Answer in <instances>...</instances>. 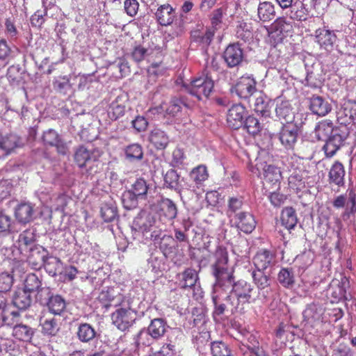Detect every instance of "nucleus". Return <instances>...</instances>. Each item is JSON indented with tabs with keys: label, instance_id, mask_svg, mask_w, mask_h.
Returning a JSON list of instances; mask_svg holds the SVG:
<instances>
[{
	"label": "nucleus",
	"instance_id": "nucleus-8",
	"mask_svg": "<svg viewBox=\"0 0 356 356\" xmlns=\"http://www.w3.org/2000/svg\"><path fill=\"white\" fill-rule=\"evenodd\" d=\"M113 323L124 331L131 326L136 319V312L131 308H120L111 314Z\"/></svg>",
	"mask_w": 356,
	"mask_h": 356
},
{
	"label": "nucleus",
	"instance_id": "nucleus-59",
	"mask_svg": "<svg viewBox=\"0 0 356 356\" xmlns=\"http://www.w3.org/2000/svg\"><path fill=\"white\" fill-rule=\"evenodd\" d=\"M13 284V277L8 273H0V292L10 291Z\"/></svg>",
	"mask_w": 356,
	"mask_h": 356
},
{
	"label": "nucleus",
	"instance_id": "nucleus-10",
	"mask_svg": "<svg viewBox=\"0 0 356 356\" xmlns=\"http://www.w3.org/2000/svg\"><path fill=\"white\" fill-rule=\"evenodd\" d=\"M252 261L256 268L255 270L264 271L276 264L275 252L266 248H261L256 252Z\"/></svg>",
	"mask_w": 356,
	"mask_h": 356
},
{
	"label": "nucleus",
	"instance_id": "nucleus-3",
	"mask_svg": "<svg viewBox=\"0 0 356 356\" xmlns=\"http://www.w3.org/2000/svg\"><path fill=\"white\" fill-rule=\"evenodd\" d=\"M155 223L156 218L151 213L140 214L136 218L134 222V229L143 237L145 236V239L149 238L151 241H156L161 238V242L160 243V248L163 250H166L167 243L164 242L166 241L170 243L173 241V238L172 236L166 234L163 235V237L161 238V229H155L152 231V228Z\"/></svg>",
	"mask_w": 356,
	"mask_h": 356
},
{
	"label": "nucleus",
	"instance_id": "nucleus-62",
	"mask_svg": "<svg viewBox=\"0 0 356 356\" xmlns=\"http://www.w3.org/2000/svg\"><path fill=\"white\" fill-rule=\"evenodd\" d=\"M166 67L162 62L152 63L147 69L149 76H159L164 74L166 72Z\"/></svg>",
	"mask_w": 356,
	"mask_h": 356
},
{
	"label": "nucleus",
	"instance_id": "nucleus-40",
	"mask_svg": "<svg viewBox=\"0 0 356 356\" xmlns=\"http://www.w3.org/2000/svg\"><path fill=\"white\" fill-rule=\"evenodd\" d=\"M47 305L49 312L56 315H60L66 308L65 300L59 295L51 296Z\"/></svg>",
	"mask_w": 356,
	"mask_h": 356
},
{
	"label": "nucleus",
	"instance_id": "nucleus-22",
	"mask_svg": "<svg viewBox=\"0 0 356 356\" xmlns=\"http://www.w3.org/2000/svg\"><path fill=\"white\" fill-rule=\"evenodd\" d=\"M309 108L314 114L325 116L332 110V106L324 98L313 95L309 99Z\"/></svg>",
	"mask_w": 356,
	"mask_h": 356
},
{
	"label": "nucleus",
	"instance_id": "nucleus-2",
	"mask_svg": "<svg viewBox=\"0 0 356 356\" xmlns=\"http://www.w3.org/2000/svg\"><path fill=\"white\" fill-rule=\"evenodd\" d=\"M21 260L26 259L32 268L39 270L44 267L49 274L56 275L62 262L60 258L48 255L47 250L41 245H33L20 253Z\"/></svg>",
	"mask_w": 356,
	"mask_h": 356
},
{
	"label": "nucleus",
	"instance_id": "nucleus-38",
	"mask_svg": "<svg viewBox=\"0 0 356 356\" xmlns=\"http://www.w3.org/2000/svg\"><path fill=\"white\" fill-rule=\"evenodd\" d=\"M166 323L161 318H154L148 326V334L154 339L163 337L166 331Z\"/></svg>",
	"mask_w": 356,
	"mask_h": 356
},
{
	"label": "nucleus",
	"instance_id": "nucleus-46",
	"mask_svg": "<svg viewBox=\"0 0 356 356\" xmlns=\"http://www.w3.org/2000/svg\"><path fill=\"white\" fill-rule=\"evenodd\" d=\"M275 112L277 117L287 122L293 118V113L289 101H282L280 104H277Z\"/></svg>",
	"mask_w": 356,
	"mask_h": 356
},
{
	"label": "nucleus",
	"instance_id": "nucleus-61",
	"mask_svg": "<svg viewBox=\"0 0 356 356\" xmlns=\"http://www.w3.org/2000/svg\"><path fill=\"white\" fill-rule=\"evenodd\" d=\"M253 344H248V350L243 353L244 356H266L264 349L259 346V341L253 339Z\"/></svg>",
	"mask_w": 356,
	"mask_h": 356
},
{
	"label": "nucleus",
	"instance_id": "nucleus-35",
	"mask_svg": "<svg viewBox=\"0 0 356 356\" xmlns=\"http://www.w3.org/2000/svg\"><path fill=\"white\" fill-rule=\"evenodd\" d=\"M35 235L31 229H26L19 234L17 239L18 250L20 253L26 251L33 245Z\"/></svg>",
	"mask_w": 356,
	"mask_h": 356
},
{
	"label": "nucleus",
	"instance_id": "nucleus-9",
	"mask_svg": "<svg viewBox=\"0 0 356 356\" xmlns=\"http://www.w3.org/2000/svg\"><path fill=\"white\" fill-rule=\"evenodd\" d=\"M99 157V150L96 149H89L83 145L79 146L76 149L74 155V161L80 168L97 162Z\"/></svg>",
	"mask_w": 356,
	"mask_h": 356
},
{
	"label": "nucleus",
	"instance_id": "nucleus-37",
	"mask_svg": "<svg viewBox=\"0 0 356 356\" xmlns=\"http://www.w3.org/2000/svg\"><path fill=\"white\" fill-rule=\"evenodd\" d=\"M76 335L79 341L88 343L96 337V331L89 323H81L78 327Z\"/></svg>",
	"mask_w": 356,
	"mask_h": 356
},
{
	"label": "nucleus",
	"instance_id": "nucleus-16",
	"mask_svg": "<svg viewBox=\"0 0 356 356\" xmlns=\"http://www.w3.org/2000/svg\"><path fill=\"white\" fill-rule=\"evenodd\" d=\"M315 37L316 42L321 49L328 52L333 50L337 40V35L334 31L325 29H318L315 31Z\"/></svg>",
	"mask_w": 356,
	"mask_h": 356
},
{
	"label": "nucleus",
	"instance_id": "nucleus-33",
	"mask_svg": "<svg viewBox=\"0 0 356 356\" xmlns=\"http://www.w3.org/2000/svg\"><path fill=\"white\" fill-rule=\"evenodd\" d=\"M149 142L157 149H165L169 142L168 136L159 129L152 130L149 137Z\"/></svg>",
	"mask_w": 356,
	"mask_h": 356
},
{
	"label": "nucleus",
	"instance_id": "nucleus-20",
	"mask_svg": "<svg viewBox=\"0 0 356 356\" xmlns=\"http://www.w3.org/2000/svg\"><path fill=\"white\" fill-rule=\"evenodd\" d=\"M154 15L156 22L165 26L172 24L176 17L175 10L169 3L159 6Z\"/></svg>",
	"mask_w": 356,
	"mask_h": 356
},
{
	"label": "nucleus",
	"instance_id": "nucleus-32",
	"mask_svg": "<svg viewBox=\"0 0 356 356\" xmlns=\"http://www.w3.org/2000/svg\"><path fill=\"white\" fill-rule=\"evenodd\" d=\"M275 10L274 5L269 1L259 3L257 8V16L259 19L264 22H269L275 16Z\"/></svg>",
	"mask_w": 356,
	"mask_h": 356
},
{
	"label": "nucleus",
	"instance_id": "nucleus-31",
	"mask_svg": "<svg viewBox=\"0 0 356 356\" xmlns=\"http://www.w3.org/2000/svg\"><path fill=\"white\" fill-rule=\"evenodd\" d=\"M296 172L309 188L314 187L317 183V172L316 168L314 165L308 164L304 165L302 169Z\"/></svg>",
	"mask_w": 356,
	"mask_h": 356
},
{
	"label": "nucleus",
	"instance_id": "nucleus-64",
	"mask_svg": "<svg viewBox=\"0 0 356 356\" xmlns=\"http://www.w3.org/2000/svg\"><path fill=\"white\" fill-rule=\"evenodd\" d=\"M43 141L49 145L54 146L58 144V141L60 140L58 134L54 129H49L44 131L42 136Z\"/></svg>",
	"mask_w": 356,
	"mask_h": 356
},
{
	"label": "nucleus",
	"instance_id": "nucleus-4",
	"mask_svg": "<svg viewBox=\"0 0 356 356\" xmlns=\"http://www.w3.org/2000/svg\"><path fill=\"white\" fill-rule=\"evenodd\" d=\"M255 162L254 166L250 168V171L258 177L261 175L262 171L264 188L266 191L270 188L279 189L282 178L280 170L274 165L267 164L260 159H257Z\"/></svg>",
	"mask_w": 356,
	"mask_h": 356
},
{
	"label": "nucleus",
	"instance_id": "nucleus-48",
	"mask_svg": "<svg viewBox=\"0 0 356 356\" xmlns=\"http://www.w3.org/2000/svg\"><path fill=\"white\" fill-rule=\"evenodd\" d=\"M190 177L196 184H201L209 177L207 167L204 165L197 166L192 170Z\"/></svg>",
	"mask_w": 356,
	"mask_h": 356
},
{
	"label": "nucleus",
	"instance_id": "nucleus-26",
	"mask_svg": "<svg viewBox=\"0 0 356 356\" xmlns=\"http://www.w3.org/2000/svg\"><path fill=\"white\" fill-rule=\"evenodd\" d=\"M32 302L31 293L24 289H18L15 291L13 297V303L15 307L20 310L29 308Z\"/></svg>",
	"mask_w": 356,
	"mask_h": 356
},
{
	"label": "nucleus",
	"instance_id": "nucleus-30",
	"mask_svg": "<svg viewBox=\"0 0 356 356\" xmlns=\"http://www.w3.org/2000/svg\"><path fill=\"white\" fill-rule=\"evenodd\" d=\"M159 213L168 220H174L177 216V207L170 199H162L159 203Z\"/></svg>",
	"mask_w": 356,
	"mask_h": 356
},
{
	"label": "nucleus",
	"instance_id": "nucleus-45",
	"mask_svg": "<svg viewBox=\"0 0 356 356\" xmlns=\"http://www.w3.org/2000/svg\"><path fill=\"white\" fill-rule=\"evenodd\" d=\"M124 153L126 158L131 161H140L143 158V149L138 143H133L127 146Z\"/></svg>",
	"mask_w": 356,
	"mask_h": 356
},
{
	"label": "nucleus",
	"instance_id": "nucleus-25",
	"mask_svg": "<svg viewBox=\"0 0 356 356\" xmlns=\"http://www.w3.org/2000/svg\"><path fill=\"white\" fill-rule=\"evenodd\" d=\"M33 213L34 209L32 204L23 202L18 204L15 208V217L19 222L26 224L33 220Z\"/></svg>",
	"mask_w": 356,
	"mask_h": 356
},
{
	"label": "nucleus",
	"instance_id": "nucleus-39",
	"mask_svg": "<svg viewBox=\"0 0 356 356\" xmlns=\"http://www.w3.org/2000/svg\"><path fill=\"white\" fill-rule=\"evenodd\" d=\"M289 187L296 194L309 191L310 188L295 171L289 177Z\"/></svg>",
	"mask_w": 356,
	"mask_h": 356
},
{
	"label": "nucleus",
	"instance_id": "nucleus-14",
	"mask_svg": "<svg viewBox=\"0 0 356 356\" xmlns=\"http://www.w3.org/2000/svg\"><path fill=\"white\" fill-rule=\"evenodd\" d=\"M255 79L250 76H241L234 86L236 95L241 99L250 97L256 92Z\"/></svg>",
	"mask_w": 356,
	"mask_h": 356
},
{
	"label": "nucleus",
	"instance_id": "nucleus-24",
	"mask_svg": "<svg viewBox=\"0 0 356 356\" xmlns=\"http://www.w3.org/2000/svg\"><path fill=\"white\" fill-rule=\"evenodd\" d=\"M148 186L145 180L143 178H139L132 185L131 191H128L123 195V201L124 202L127 198L131 200L133 202L136 201L138 197H144L147 193Z\"/></svg>",
	"mask_w": 356,
	"mask_h": 356
},
{
	"label": "nucleus",
	"instance_id": "nucleus-55",
	"mask_svg": "<svg viewBox=\"0 0 356 356\" xmlns=\"http://www.w3.org/2000/svg\"><path fill=\"white\" fill-rule=\"evenodd\" d=\"M244 128L247 131L252 135H255L261 130L260 123L256 118L253 116H248L243 122Z\"/></svg>",
	"mask_w": 356,
	"mask_h": 356
},
{
	"label": "nucleus",
	"instance_id": "nucleus-27",
	"mask_svg": "<svg viewBox=\"0 0 356 356\" xmlns=\"http://www.w3.org/2000/svg\"><path fill=\"white\" fill-rule=\"evenodd\" d=\"M334 129L332 120H323L320 121L316 126L315 134L318 140H327L332 136Z\"/></svg>",
	"mask_w": 356,
	"mask_h": 356
},
{
	"label": "nucleus",
	"instance_id": "nucleus-28",
	"mask_svg": "<svg viewBox=\"0 0 356 356\" xmlns=\"http://www.w3.org/2000/svg\"><path fill=\"white\" fill-rule=\"evenodd\" d=\"M251 106L254 111L261 115H268L270 113L269 99L259 92L257 96L254 97L252 99Z\"/></svg>",
	"mask_w": 356,
	"mask_h": 356
},
{
	"label": "nucleus",
	"instance_id": "nucleus-49",
	"mask_svg": "<svg viewBox=\"0 0 356 356\" xmlns=\"http://www.w3.org/2000/svg\"><path fill=\"white\" fill-rule=\"evenodd\" d=\"M277 280L284 287L291 286L295 282L294 275L292 270L283 268L277 275Z\"/></svg>",
	"mask_w": 356,
	"mask_h": 356
},
{
	"label": "nucleus",
	"instance_id": "nucleus-12",
	"mask_svg": "<svg viewBox=\"0 0 356 356\" xmlns=\"http://www.w3.org/2000/svg\"><path fill=\"white\" fill-rule=\"evenodd\" d=\"M22 145L21 138L16 134L3 135L0 133V156L7 157Z\"/></svg>",
	"mask_w": 356,
	"mask_h": 356
},
{
	"label": "nucleus",
	"instance_id": "nucleus-36",
	"mask_svg": "<svg viewBox=\"0 0 356 356\" xmlns=\"http://www.w3.org/2000/svg\"><path fill=\"white\" fill-rule=\"evenodd\" d=\"M34 334L33 328L20 323L15 325L13 328V335L17 339L23 341H29Z\"/></svg>",
	"mask_w": 356,
	"mask_h": 356
},
{
	"label": "nucleus",
	"instance_id": "nucleus-47",
	"mask_svg": "<svg viewBox=\"0 0 356 356\" xmlns=\"http://www.w3.org/2000/svg\"><path fill=\"white\" fill-rule=\"evenodd\" d=\"M42 281L35 273L28 274L24 280V289L30 293L39 291L41 289Z\"/></svg>",
	"mask_w": 356,
	"mask_h": 356
},
{
	"label": "nucleus",
	"instance_id": "nucleus-5",
	"mask_svg": "<svg viewBox=\"0 0 356 356\" xmlns=\"http://www.w3.org/2000/svg\"><path fill=\"white\" fill-rule=\"evenodd\" d=\"M293 31V22L287 20L285 17H278L268 29L269 42L275 47L283 41L284 38L292 33Z\"/></svg>",
	"mask_w": 356,
	"mask_h": 356
},
{
	"label": "nucleus",
	"instance_id": "nucleus-18",
	"mask_svg": "<svg viewBox=\"0 0 356 356\" xmlns=\"http://www.w3.org/2000/svg\"><path fill=\"white\" fill-rule=\"evenodd\" d=\"M98 300L104 307L108 308L121 304L123 300V296L113 288H108L106 290L101 291Z\"/></svg>",
	"mask_w": 356,
	"mask_h": 356
},
{
	"label": "nucleus",
	"instance_id": "nucleus-51",
	"mask_svg": "<svg viewBox=\"0 0 356 356\" xmlns=\"http://www.w3.org/2000/svg\"><path fill=\"white\" fill-rule=\"evenodd\" d=\"M212 356H231V350L222 341H213L211 343Z\"/></svg>",
	"mask_w": 356,
	"mask_h": 356
},
{
	"label": "nucleus",
	"instance_id": "nucleus-53",
	"mask_svg": "<svg viewBox=\"0 0 356 356\" xmlns=\"http://www.w3.org/2000/svg\"><path fill=\"white\" fill-rule=\"evenodd\" d=\"M12 232V219L10 216L0 212V237H6Z\"/></svg>",
	"mask_w": 356,
	"mask_h": 356
},
{
	"label": "nucleus",
	"instance_id": "nucleus-58",
	"mask_svg": "<svg viewBox=\"0 0 356 356\" xmlns=\"http://www.w3.org/2000/svg\"><path fill=\"white\" fill-rule=\"evenodd\" d=\"M139 6L138 0H125L124 1V12L128 16L134 17L138 13Z\"/></svg>",
	"mask_w": 356,
	"mask_h": 356
},
{
	"label": "nucleus",
	"instance_id": "nucleus-34",
	"mask_svg": "<svg viewBox=\"0 0 356 356\" xmlns=\"http://www.w3.org/2000/svg\"><path fill=\"white\" fill-rule=\"evenodd\" d=\"M281 222L287 229H293L298 222L296 210L291 207L284 208L281 213Z\"/></svg>",
	"mask_w": 356,
	"mask_h": 356
},
{
	"label": "nucleus",
	"instance_id": "nucleus-7",
	"mask_svg": "<svg viewBox=\"0 0 356 356\" xmlns=\"http://www.w3.org/2000/svg\"><path fill=\"white\" fill-rule=\"evenodd\" d=\"M212 273L216 279V288L213 295L217 290L224 291L222 287L226 284H232L234 282V270L227 264L212 266Z\"/></svg>",
	"mask_w": 356,
	"mask_h": 356
},
{
	"label": "nucleus",
	"instance_id": "nucleus-17",
	"mask_svg": "<svg viewBox=\"0 0 356 356\" xmlns=\"http://www.w3.org/2000/svg\"><path fill=\"white\" fill-rule=\"evenodd\" d=\"M245 108L240 104L233 105L229 110L227 122L231 128L237 129L243 124Z\"/></svg>",
	"mask_w": 356,
	"mask_h": 356
},
{
	"label": "nucleus",
	"instance_id": "nucleus-19",
	"mask_svg": "<svg viewBox=\"0 0 356 356\" xmlns=\"http://www.w3.org/2000/svg\"><path fill=\"white\" fill-rule=\"evenodd\" d=\"M236 227L245 234L251 233L256 227V220L249 212H240L235 216Z\"/></svg>",
	"mask_w": 356,
	"mask_h": 356
},
{
	"label": "nucleus",
	"instance_id": "nucleus-11",
	"mask_svg": "<svg viewBox=\"0 0 356 356\" xmlns=\"http://www.w3.org/2000/svg\"><path fill=\"white\" fill-rule=\"evenodd\" d=\"M298 136V127L292 122H287L283 124L280 134L279 138L281 143L286 149H291L294 147Z\"/></svg>",
	"mask_w": 356,
	"mask_h": 356
},
{
	"label": "nucleus",
	"instance_id": "nucleus-15",
	"mask_svg": "<svg viewBox=\"0 0 356 356\" xmlns=\"http://www.w3.org/2000/svg\"><path fill=\"white\" fill-rule=\"evenodd\" d=\"M243 57V51L238 43L229 44L223 53V58L229 67L239 65Z\"/></svg>",
	"mask_w": 356,
	"mask_h": 356
},
{
	"label": "nucleus",
	"instance_id": "nucleus-6",
	"mask_svg": "<svg viewBox=\"0 0 356 356\" xmlns=\"http://www.w3.org/2000/svg\"><path fill=\"white\" fill-rule=\"evenodd\" d=\"M213 81L208 75L200 76L191 81L187 87L188 92L197 99L207 98L213 88Z\"/></svg>",
	"mask_w": 356,
	"mask_h": 356
},
{
	"label": "nucleus",
	"instance_id": "nucleus-60",
	"mask_svg": "<svg viewBox=\"0 0 356 356\" xmlns=\"http://www.w3.org/2000/svg\"><path fill=\"white\" fill-rule=\"evenodd\" d=\"M236 37L245 42L252 38V31L248 29L246 23H241L236 27Z\"/></svg>",
	"mask_w": 356,
	"mask_h": 356
},
{
	"label": "nucleus",
	"instance_id": "nucleus-54",
	"mask_svg": "<svg viewBox=\"0 0 356 356\" xmlns=\"http://www.w3.org/2000/svg\"><path fill=\"white\" fill-rule=\"evenodd\" d=\"M321 309L316 304L312 303L309 305L303 312V316L307 321L319 320L321 315Z\"/></svg>",
	"mask_w": 356,
	"mask_h": 356
},
{
	"label": "nucleus",
	"instance_id": "nucleus-23",
	"mask_svg": "<svg viewBox=\"0 0 356 356\" xmlns=\"http://www.w3.org/2000/svg\"><path fill=\"white\" fill-rule=\"evenodd\" d=\"M345 168L343 165L336 161L328 172V181L330 185H335L339 187L342 186L345 184Z\"/></svg>",
	"mask_w": 356,
	"mask_h": 356
},
{
	"label": "nucleus",
	"instance_id": "nucleus-63",
	"mask_svg": "<svg viewBox=\"0 0 356 356\" xmlns=\"http://www.w3.org/2000/svg\"><path fill=\"white\" fill-rule=\"evenodd\" d=\"M325 141V144L324 145L323 149L324 150L327 157H332L341 146L330 138Z\"/></svg>",
	"mask_w": 356,
	"mask_h": 356
},
{
	"label": "nucleus",
	"instance_id": "nucleus-29",
	"mask_svg": "<svg viewBox=\"0 0 356 356\" xmlns=\"http://www.w3.org/2000/svg\"><path fill=\"white\" fill-rule=\"evenodd\" d=\"M125 108L126 106L122 98L118 96L111 103L108 108V116L112 121L117 120L124 115Z\"/></svg>",
	"mask_w": 356,
	"mask_h": 356
},
{
	"label": "nucleus",
	"instance_id": "nucleus-21",
	"mask_svg": "<svg viewBox=\"0 0 356 356\" xmlns=\"http://www.w3.org/2000/svg\"><path fill=\"white\" fill-rule=\"evenodd\" d=\"M339 114L342 124H356V101H344Z\"/></svg>",
	"mask_w": 356,
	"mask_h": 356
},
{
	"label": "nucleus",
	"instance_id": "nucleus-44",
	"mask_svg": "<svg viewBox=\"0 0 356 356\" xmlns=\"http://www.w3.org/2000/svg\"><path fill=\"white\" fill-rule=\"evenodd\" d=\"M40 325L44 335L55 336L59 330L57 321L53 317L41 318Z\"/></svg>",
	"mask_w": 356,
	"mask_h": 356
},
{
	"label": "nucleus",
	"instance_id": "nucleus-13",
	"mask_svg": "<svg viewBox=\"0 0 356 356\" xmlns=\"http://www.w3.org/2000/svg\"><path fill=\"white\" fill-rule=\"evenodd\" d=\"M213 27H207L202 29H194L191 32V42L196 43L202 49H207L211 44L215 35Z\"/></svg>",
	"mask_w": 356,
	"mask_h": 356
},
{
	"label": "nucleus",
	"instance_id": "nucleus-43",
	"mask_svg": "<svg viewBox=\"0 0 356 356\" xmlns=\"http://www.w3.org/2000/svg\"><path fill=\"white\" fill-rule=\"evenodd\" d=\"M254 284L259 291H264L270 286V278L264 271L253 270L251 273Z\"/></svg>",
	"mask_w": 356,
	"mask_h": 356
},
{
	"label": "nucleus",
	"instance_id": "nucleus-56",
	"mask_svg": "<svg viewBox=\"0 0 356 356\" xmlns=\"http://www.w3.org/2000/svg\"><path fill=\"white\" fill-rule=\"evenodd\" d=\"M333 134L330 137V139L334 140L339 145L342 146L348 136V132L347 128L345 127H336L334 129Z\"/></svg>",
	"mask_w": 356,
	"mask_h": 356
},
{
	"label": "nucleus",
	"instance_id": "nucleus-52",
	"mask_svg": "<svg viewBox=\"0 0 356 356\" xmlns=\"http://www.w3.org/2000/svg\"><path fill=\"white\" fill-rule=\"evenodd\" d=\"M215 261L212 266L227 264L229 262V254L227 248L223 245H218L213 253Z\"/></svg>",
	"mask_w": 356,
	"mask_h": 356
},
{
	"label": "nucleus",
	"instance_id": "nucleus-41",
	"mask_svg": "<svg viewBox=\"0 0 356 356\" xmlns=\"http://www.w3.org/2000/svg\"><path fill=\"white\" fill-rule=\"evenodd\" d=\"M181 277L179 284L183 289L192 288L194 286L198 278L196 270L191 268H186L181 274Z\"/></svg>",
	"mask_w": 356,
	"mask_h": 356
},
{
	"label": "nucleus",
	"instance_id": "nucleus-57",
	"mask_svg": "<svg viewBox=\"0 0 356 356\" xmlns=\"http://www.w3.org/2000/svg\"><path fill=\"white\" fill-rule=\"evenodd\" d=\"M47 15V10L46 8L43 10H36L31 17V24L32 26L41 28L42 24L45 22V16Z\"/></svg>",
	"mask_w": 356,
	"mask_h": 356
},
{
	"label": "nucleus",
	"instance_id": "nucleus-50",
	"mask_svg": "<svg viewBox=\"0 0 356 356\" xmlns=\"http://www.w3.org/2000/svg\"><path fill=\"white\" fill-rule=\"evenodd\" d=\"M179 175L175 170L170 169L164 175V184L167 188L177 190L179 186Z\"/></svg>",
	"mask_w": 356,
	"mask_h": 356
},
{
	"label": "nucleus",
	"instance_id": "nucleus-42",
	"mask_svg": "<svg viewBox=\"0 0 356 356\" xmlns=\"http://www.w3.org/2000/svg\"><path fill=\"white\" fill-rule=\"evenodd\" d=\"M101 216L104 222L113 221L118 216V209L113 202H104L100 209Z\"/></svg>",
	"mask_w": 356,
	"mask_h": 356
},
{
	"label": "nucleus",
	"instance_id": "nucleus-1",
	"mask_svg": "<svg viewBox=\"0 0 356 356\" xmlns=\"http://www.w3.org/2000/svg\"><path fill=\"white\" fill-rule=\"evenodd\" d=\"M232 285V289L229 295L219 290L216 291L215 295H213L215 314L222 315L226 309L232 314H243L249 305L256 301L257 293L250 282L239 280L234 282Z\"/></svg>",
	"mask_w": 356,
	"mask_h": 356
}]
</instances>
